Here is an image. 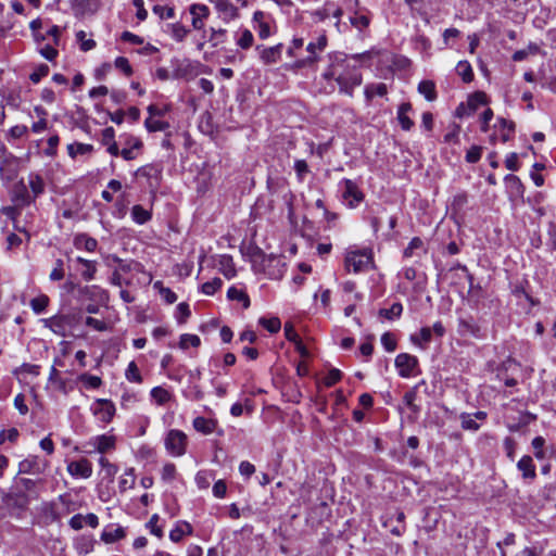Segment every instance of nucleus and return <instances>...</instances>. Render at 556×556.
Segmentation results:
<instances>
[{
	"instance_id": "obj_1",
	"label": "nucleus",
	"mask_w": 556,
	"mask_h": 556,
	"mask_svg": "<svg viewBox=\"0 0 556 556\" xmlns=\"http://www.w3.org/2000/svg\"><path fill=\"white\" fill-rule=\"evenodd\" d=\"M357 58L358 55L348 56L341 52L329 53V65L321 77L327 81L334 80L341 93L352 97L354 89L363 81L358 66L352 63V60Z\"/></svg>"
},
{
	"instance_id": "obj_2",
	"label": "nucleus",
	"mask_w": 556,
	"mask_h": 556,
	"mask_svg": "<svg viewBox=\"0 0 556 556\" xmlns=\"http://www.w3.org/2000/svg\"><path fill=\"white\" fill-rule=\"evenodd\" d=\"M374 265L372 251L368 248L350 247L344 254V268L349 273L358 274Z\"/></svg>"
},
{
	"instance_id": "obj_3",
	"label": "nucleus",
	"mask_w": 556,
	"mask_h": 556,
	"mask_svg": "<svg viewBox=\"0 0 556 556\" xmlns=\"http://www.w3.org/2000/svg\"><path fill=\"white\" fill-rule=\"evenodd\" d=\"M62 29L58 25H51L42 31V41H35L37 52L47 61L53 62L59 55L58 47L61 42Z\"/></svg>"
},
{
	"instance_id": "obj_4",
	"label": "nucleus",
	"mask_w": 556,
	"mask_h": 556,
	"mask_svg": "<svg viewBox=\"0 0 556 556\" xmlns=\"http://www.w3.org/2000/svg\"><path fill=\"white\" fill-rule=\"evenodd\" d=\"M187 434L178 429H170L165 433L164 447L173 457H181L187 452Z\"/></svg>"
},
{
	"instance_id": "obj_5",
	"label": "nucleus",
	"mask_w": 556,
	"mask_h": 556,
	"mask_svg": "<svg viewBox=\"0 0 556 556\" xmlns=\"http://www.w3.org/2000/svg\"><path fill=\"white\" fill-rule=\"evenodd\" d=\"M342 202L349 208L357 207L364 201V193L357 184L351 179L344 178L339 182Z\"/></svg>"
},
{
	"instance_id": "obj_6",
	"label": "nucleus",
	"mask_w": 556,
	"mask_h": 556,
	"mask_svg": "<svg viewBox=\"0 0 556 556\" xmlns=\"http://www.w3.org/2000/svg\"><path fill=\"white\" fill-rule=\"evenodd\" d=\"M327 43V36L325 34L319 35L315 41H311L306 46L308 55L304 59L296 60L293 63V67L300 70L314 65L319 60L318 54L326 49Z\"/></svg>"
},
{
	"instance_id": "obj_7",
	"label": "nucleus",
	"mask_w": 556,
	"mask_h": 556,
	"mask_svg": "<svg viewBox=\"0 0 556 556\" xmlns=\"http://www.w3.org/2000/svg\"><path fill=\"white\" fill-rule=\"evenodd\" d=\"M20 172V160L4 149L0 154V176L3 180H14Z\"/></svg>"
},
{
	"instance_id": "obj_8",
	"label": "nucleus",
	"mask_w": 556,
	"mask_h": 556,
	"mask_svg": "<svg viewBox=\"0 0 556 556\" xmlns=\"http://www.w3.org/2000/svg\"><path fill=\"white\" fill-rule=\"evenodd\" d=\"M90 409L97 419L103 425L110 424L116 412L114 403L108 399H97L92 403Z\"/></svg>"
},
{
	"instance_id": "obj_9",
	"label": "nucleus",
	"mask_w": 556,
	"mask_h": 556,
	"mask_svg": "<svg viewBox=\"0 0 556 556\" xmlns=\"http://www.w3.org/2000/svg\"><path fill=\"white\" fill-rule=\"evenodd\" d=\"M394 364L399 376L402 378H409L417 375L418 359L414 355L401 353L395 357Z\"/></svg>"
},
{
	"instance_id": "obj_10",
	"label": "nucleus",
	"mask_w": 556,
	"mask_h": 556,
	"mask_svg": "<svg viewBox=\"0 0 556 556\" xmlns=\"http://www.w3.org/2000/svg\"><path fill=\"white\" fill-rule=\"evenodd\" d=\"M87 445L91 446L92 451L103 455L115 450L116 437L111 433L94 435L89 439Z\"/></svg>"
},
{
	"instance_id": "obj_11",
	"label": "nucleus",
	"mask_w": 556,
	"mask_h": 556,
	"mask_svg": "<svg viewBox=\"0 0 556 556\" xmlns=\"http://www.w3.org/2000/svg\"><path fill=\"white\" fill-rule=\"evenodd\" d=\"M123 140L124 148L121 150V156L125 161H131L137 159L139 151L142 149V141L138 137L132 135H123L121 136Z\"/></svg>"
},
{
	"instance_id": "obj_12",
	"label": "nucleus",
	"mask_w": 556,
	"mask_h": 556,
	"mask_svg": "<svg viewBox=\"0 0 556 556\" xmlns=\"http://www.w3.org/2000/svg\"><path fill=\"white\" fill-rule=\"evenodd\" d=\"M217 11L219 17L229 23L239 18V9L230 0H208Z\"/></svg>"
},
{
	"instance_id": "obj_13",
	"label": "nucleus",
	"mask_w": 556,
	"mask_h": 556,
	"mask_svg": "<svg viewBox=\"0 0 556 556\" xmlns=\"http://www.w3.org/2000/svg\"><path fill=\"white\" fill-rule=\"evenodd\" d=\"M67 472L75 479H88L92 476V464L87 458H80L67 464Z\"/></svg>"
},
{
	"instance_id": "obj_14",
	"label": "nucleus",
	"mask_w": 556,
	"mask_h": 556,
	"mask_svg": "<svg viewBox=\"0 0 556 556\" xmlns=\"http://www.w3.org/2000/svg\"><path fill=\"white\" fill-rule=\"evenodd\" d=\"M252 25L262 40L269 38L273 34L268 16L263 11H255L253 13Z\"/></svg>"
},
{
	"instance_id": "obj_15",
	"label": "nucleus",
	"mask_w": 556,
	"mask_h": 556,
	"mask_svg": "<svg viewBox=\"0 0 556 556\" xmlns=\"http://www.w3.org/2000/svg\"><path fill=\"white\" fill-rule=\"evenodd\" d=\"M202 64L200 62L185 60L174 71V78L191 79L201 73Z\"/></svg>"
},
{
	"instance_id": "obj_16",
	"label": "nucleus",
	"mask_w": 556,
	"mask_h": 556,
	"mask_svg": "<svg viewBox=\"0 0 556 556\" xmlns=\"http://www.w3.org/2000/svg\"><path fill=\"white\" fill-rule=\"evenodd\" d=\"M493 129L494 131L491 135V140H500L502 142H506L510 139L514 132V124L511 122L506 121L505 118H497L493 126Z\"/></svg>"
},
{
	"instance_id": "obj_17",
	"label": "nucleus",
	"mask_w": 556,
	"mask_h": 556,
	"mask_svg": "<svg viewBox=\"0 0 556 556\" xmlns=\"http://www.w3.org/2000/svg\"><path fill=\"white\" fill-rule=\"evenodd\" d=\"M189 12L192 16L191 25L194 29L201 30L204 28V21L210 15V9L205 4L193 3L189 8Z\"/></svg>"
},
{
	"instance_id": "obj_18",
	"label": "nucleus",
	"mask_w": 556,
	"mask_h": 556,
	"mask_svg": "<svg viewBox=\"0 0 556 556\" xmlns=\"http://www.w3.org/2000/svg\"><path fill=\"white\" fill-rule=\"evenodd\" d=\"M282 48H283L282 43H278L273 47L257 46L256 50L258 51L261 61L264 64L268 65V64L277 63L280 60L281 53H282Z\"/></svg>"
},
{
	"instance_id": "obj_19",
	"label": "nucleus",
	"mask_w": 556,
	"mask_h": 556,
	"mask_svg": "<svg viewBox=\"0 0 556 556\" xmlns=\"http://www.w3.org/2000/svg\"><path fill=\"white\" fill-rule=\"evenodd\" d=\"M193 534V527L190 522L186 520H177L174 523V527L169 531V540L173 543H179L184 540L186 536H190Z\"/></svg>"
},
{
	"instance_id": "obj_20",
	"label": "nucleus",
	"mask_w": 556,
	"mask_h": 556,
	"mask_svg": "<svg viewBox=\"0 0 556 556\" xmlns=\"http://www.w3.org/2000/svg\"><path fill=\"white\" fill-rule=\"evenodd\" d=\"M413 112L412 104L409 102H403L399 105L396 112V118L404 131H409L414 127V122L410 118Z\"/></svg>"
},
{
	"instance_id": "obj_21",
	"label": "nucleus",
	"mask_w": 556,
	"mask_h": 556,
	"mask_svg": "<svg viewBox=\"0 0 556 556\" xmlns=\"http://www.w3.org/2000/svg\"><path fill=\"white\" fill-rule=\"evenodd\" d=\"M126 536V531L121 526L110 525L101 533V540L106 544L115 543Z\"/></svg>"
},
{
	"instance_id": "obj_22",
	"label": "nucleus",
	"mask_w": 556,
	"mask_h": 556,
	"mask_svg": "<svg viewBox=\"0 0 556 556\" xmlns=\"http://www.w3.org/2000/svg\"><path fill=\"white\" fill-rule=\"evenodd\" d=\"M216 266L218 270L227 278L231 279L236 276V267L233 260L228 254H222L217 256Z\"/></svg>"
},
{
	"instance_id": "obj_23",
	"label": "nucleus",
	"mask_w": 556,
	"mask_h": 556,
	"mask_svg": "<svg viewBox=\"0 0 556 556\" xmlns=\"http://www.w3.org/2000/svg\"><path fill=\"white\" fill-rule=\"evenodd\" d=\"M517 468L521 472L522 478L525 480L533 481L535 479V477H536L535 465H534L531 456H529V455L522 456L517 463Z\"/></svg>"
},
{
	"instance_id": "obj_24",
	"label": "nucleus",
	"mask_w": 556,
	"mask_h": 556,
	"mask_svg": "<svg viewBox=\"0 0 556 556\" xmlns=\"http://www.w3.org/2000/svg\"><path fill=\"white\" fill-rule=\"evenodd\" d=\"M28 185L31 190L33 198L27 195L24 199V202H26V203H30L33 200H35L37 197L42 194L45 191V181H43L42 177L39 176L38 174L31 173L28 175Z\"/></svg>"
},
{
	"instance_id": "obj_25",
	"label": "nucleus",
	"mask_w": 556,
	"mask_h": 556,
	"mask_svg": "<svg viewBox=\"0 0 556 556\" xmlns=\"http://www.w3.org/2000/svg\"><path fill=\"white\" fill-rule=\"evenodd\" d=\"M192 426L195 431H198L202 434L208 435L215 431V429L217 427V421L213 418H205V417L199 416L193 419Z\"/></svg>"
},
{
	"instance_id": "obj_26",
	"label": "nucleus",
	"mask_w": 556,
	"mask_h": 556,
	"mask_svg": "<svg viewBox=\"0 0 556 556\" xmlns=\"http://www.w3.org/2000/svg\"><path fill=\"white\" fill-rule=\"evenodd\" d=\"M67 154L72 160H76L79 156L90 155L93 152V146L83 142H73L66 147Z\"/></svg>"
},
{
	"instance_id": "obj_27",
	"label": "nucleus",
	"mask_w": 556,
	"mask_h": 556,
	"mask_svg": "<svg viewBox=\"0 0 556 556\" xmlns=\"http://www.w3.org/2000/svg\"><path fill=\"white\" fill-rule=\"evenodd\" d=\"M236 45L243 50L250 49L254 43V36L248 28H241L235 33Z\"/></svg>"
},
{
	"instance_id": "obj_28",
	"label": "nucleus",
	"mask_w": 556,
	"mask_h": 556,
	"mask_svg": "<svg viewBox=\"0 0 556 556\" xmlns=\"http://www.w3.org/2000/svg\"><path fill=\"white\" fill-rule=\"evenodd\" d=\"M41 469L39 466V460L37 456H29L18 464V472L20 473H30L37 475L40 473Z\"/></svg>"
},
{
	"instance_id": "obj_29",
	"label": "nucleus",
	"mask_w": 556,
	"mask_h": 556,
	"mask_svg": "<svg viewBox=\"0 0 556 556\" xmlns=\"http://www.w3.org/2000/svg\"><path fill=\"white\" fill-rule=\"evenodd\" d=\"M94 543L92 535H80L75 540V548L79 554L87 555L93 551Z\"/></svg>"
},
{
	"instance_id": "obj_30",
	"label": "nucleus",
	"mask_w": 556,
	"mask_h": 556,
	"mask_svg": "<svg viewBox=\"0 0 556 556\" xmlns=\"http://www.w3.org/2000/svg\"><path fill=\"white\" fill-rule=\"evenodd\" d=\"M227 298L230 301H237V302L242 303L244 308H248L250 306V299H249V295L247 294V292L243 289L238 288L236 286H231L228 289Z\"/></svg>"
},
{
	"instance_id": "obj_31",
	"label": "nucleus",
	"mask_w": 556,
	"mask_h": 556,
	"mask_svg": "<svg viewBox=\"0 0 556 556\" xmlns=\"http://www.w3.org/2000/svg\"><path fill=\"white\" fill-rule=\"evenodd\" d=\"M169 123L162 121L161 117L148 116L144 121V127L149 132L164 131L169 128Z\"/></svg>"
},
{
	"instance_id": "obj_32",
	"label": "nucleus",
	"mask_w": 556,
	"mask_h": 556,
	"mask_svg": "<svg viewBox=\"0 0 556 556\" xmlns=\"http://www.w3.org/2000/svg\"><path fill=\"white\" fill-rule=\"evenodd\" d=\"M136 483V476L134 468H128L118 479V489L121 492H125L134 488Z\"/></svg>"
},
{
	"instance_id": "obj_33",
	"label": "nucleus",
	"mask_w": 556,
	"mask_h": 556,
	"mask_svg": "<svg viewBox=\"0 0 556 556\" xmlns=\"http://www.w3.org/2000/svg\"><path fill=\"white\" fill-rule=\"evenodd\" d=\"M77 380L87 390H97L102 386V379L99 376L90 375L87 372L79 375Z\"/></svg>"
},
{
	"instance_id": "obj_34",
	"label": "nucleus",
	"mask_w": 556,
	"mask_h": 556,
	"mask_svg": "<svg viewBox=\"0 0 556 556\" xmlns=\"http://www.w3.org/2000/svg\"><path fill=\"white\" fill-rule=\"evenodd\" d=\"M152 217V214L149 210L144 208L142 205H134L131 208V218L138 225H143L149 222Z\"/></svg>"
},
{
	"instance_id": "obj_35",
	"label": "nucleus",
	"mask_w": 556,
	"mask_h": 556,
	"mask_svg": "<svg viewBox=\"0 0 556 556\" xmlns=\"http://www.w3.org/2000/svg\"><path fill=\"white\" fill-rule=\"evenodd\" d=\"M76 41L79 45V49L83 52H88L96 48L97 43L96 41L87 35L85 30H77L75 33Z\"/></svg>"
},
{
	"instance_id": "obj_36",
	"label": "nucleus",
	"mask_w": 556,
	"mask_h": 556,
	"mask_svg": "<svg viewBox=\"0 0 556 556\" xmlns=\"http://www.w3.org/2000/svg\"><path fill=\"white\" fill-rule=\"evenodd\" d=\"M432 338V330L429 327H424L418 333L410 337V341L419 348H425Z\"/></svg>"
},
{
	"instance_id": "obj_37",
	"label": "nucleus",
	"mask_w": 556,
	"mask_h": 556,
	"mask_svg": "<svg viewBox=\"0 0 556 556\" xmlns=\"http://www.w3.org/2000/svg\"><path fill=\"white\" fill-rule=\"evenodd\" d=\"M83 292L98 303L104 304L108 301V293L105 292V290L98 286L85 287Z\"/></svg>"
},
{
	"instance_id": "obj_38",
	"label": "nucleus",
	"mask_w": 556,
	"mask_h": 556,
	"mask_svg": "<svg viewBox=\"0 0 556 556\" xmlns=\"http://www.w3.org/2000/svg\"><path fill=\"white\" fill-rule=\"evenodd\" d=\"M387 92L388 88L387 85L383 83L368 84L365 86L364 89L365 97L368 100H371L376 96L383 97L384 94H387Z\"/></svg>"
},
{
	"instance_id": "obj_39",
	"label": "nucleus",
	"mask_w": 556,
	"mask_h": 556,
	"mask_svg": "<svg viewBox=\"0 0 556 556\" xmlns=\"http://www.w3.org/2000/svg\"><path fill=\"white\" fill-rule=\"evenodd\" d=\"M418 92L422 94L427 101H434L437 98L435 85L431 80L420 81Z\"/></svg>"
},
{
	"instance_id": "obj_40",
	"label": "nucleus",
	"mask_w": 556,
	"mask_h": 556,
	"mask_svg": "<svg viewBox=\"0 0 556 556\" xmlns=\"http://www.w3.org/2000/svg\"><path fill=\"white\" fill-rule=\"evenodd\" d=\"M166 31L170 35V37L174 40H176L178 42L184 41L189 33V30L184 25H181L179 23L168 24Z\"/></svg>"
},
{
	"instance_id": "obj_41",
	"label": "nucleus",
	"mask_w": 556,
	"mask_h": 556,
	"mask_svg": "<svg viewBox=\"0 0 556 556\" xmlns=\"http://www.w3.org/2000/svg\"><path fill=\"white\" fill-rule=\"evenodd\" d=\"M150 395L152 400L160 406L169 402L172 399L170 392L162 387L152 388V390L150 391Z\"/></svg>"
},
{
	"instance_id": "obj_42",
	"label": "nucleus",
	"mask_w": 556,
	"mask_h": 556,
	"mask_svg": "<svg viewBox=\"0 0 556 556\" xmlns=\"http://www.w3.org/2000/svg\"><path fill=\"white\" fill-rule=\"evenodd\" d=\"M76 262L81 264V276L85 280H92L97 271L96 263L83 257H77Z\"/></svg>"
},
{
	"instance_id": "obj_43",
	"label": "nucleus",
	"mask_w": 556,
	"mask_h": 556,
	"mask_svg": "<svg viewBox=\"0 0 556 556\" xmlns=\"http://www.w3.org/2000/svg\"><path fill=\"white\" fill-rule=\"evenodd\" d=\"M75 245L78 249H85L88 252H93L97 249L98 242L94 238L87 235H78L75 238Z\"/></svg>"
},
{
	"instance_id": "obj_44",
	"label": "nucleus",
	"mask_w": 556,
	"mask_h": 556,
	"mask_svg": "<svg viewBox=\"0 0 556 556\" xmlns=\"http://www.w3.org/2000/svg\"><path fill=\"white\" fill-rule=\"evenodd\" d=\"M213 479L214 473L210 470H201L194 477L195 484L200 490L207 489Z\"/></svg>"
},
{
	"instance_id": "obj_45",
	"label": "nucleus",
	"mask_w": 556,
	"mask_h": 556,
	"mask_svg": "<svg viewBox=\"0 0 556 556\" xmlns=\"http://www.w3.org/2000/svg\"><path fill=\"white\" fill-rule=\"evenodd\" d=\"M146 528L150 531L151 534L161 539L164 534L163 526L160 525V516L157 514H153L149 521L146 523Z\"/></svg>"
},
{
	"instance_id": "obj_46",
	"label": "nucleus",
	"mask_w": 556,
	"mask_h": 556,
	"mask_svg": "<svg viewBox=\"0 0 556 556\" xmlns=\"http://www.w3.org/2000/svg\"><path fill=\"white\" fill-rule=\"evenodd\" d=\"M177 469L175 464L166 463L161 469V479L165 483H172L177 478Z\"/></svg>"
},
{
	"instance_id": "obj_47",
	"label": "nucleus",
	"mask_w": 556,
	"mask_h": 556,
	"mask_svg": "<svg viewBox=\"0 0 556 556\" xmlns=\"http://www.w3.org/2000/svg\"><path fill=\"white\" fill-rule=\"evenodd\" d=\"M125 378L132 383H141L142 382V376L140 374V370L137 366V364L131 361L126 370H125Z\"/></svg>"
},
{
	"instance_id": "obj_48",
	"label": "nucleus",
	"mask_w": 556,
	"mask_h": 556,
	"mask_svg": "<svg viewBox=\"0 0 556 556\" xmlns=\"http://www.w3.org/2000/svg\"><path fill=\"white\" fill-rule=\"evenodd\" d=\"M153 288L159 291L160 295L166 303L173 304L176 302L177 295L175 292H173L169 288L164 287L161 281H155L153 283Z\"/></svg>"
},
{
	"instance_id": "obj_49",
	"label": "nucleus",
	"mask_w": 556,
	"mask_h": 556,
	"mask_svg": "<svg viewBox=\"0 0 556 556\" xmlns=\"http://www.w3.org/2000/svg\"><path fill=\"white\" fill-rule=\"evenodd\" d=\"M456 72L465 83H470L473 78L471 65L467 61H459L456 65Z\"/></svg>"
},
{
	"instance_id": "obj_50",
	"label": "nucleus",
	"mask_w": 556,
	"mask_h": 556,
	"mask_svg": "<svg viewBox=\"0 0 556 556\" xmlns=\"http://www.w3.org/2000/svg\"><path fill=\"white\" fill-rule=\"evenodd\" d=\"M200 344H201V339L197 334L184 333L180 336L179 346L182 350H186L190 346L198 348V346H200Z\"/></svg>"
},
{
	"instance_id": "obj_51",
	"label": "nucleus",
	"mask_w": 556,
	"mask_h": 556,
	"mask_svg": "<svg viewBox=\"0 0 556 556\" xmlns=\"http://www.w3.org/2000/svg\"><path fill=\"white\" fill-rule=\"evenodd\" d=\"M462 428L469 431H477L480 428V424L469 413H462L459 416Z\"/></svg>"
},
{
	"instance_id": "obj_52",
	"label": "nucleus",
	"mask_w": 556,
	"mask_h": 556,
	"mask_svg": "<svg viewBox=\"0 0 556 556\" xmlns=\"http://www.w3.org/2000/svg\"><path fill=\"white\" fill-rule=\"evenodd\" d=\"M258 323L270 333H276L281 328V321L278 317H270V318L261 317L258 319Z\"/></svg>"
},
{
	"instance_id": "obj_53",
	"label": "nucleus",
	"mask_w": 556,
	"mask_h": 556,
	"mask_svg": "<svg viewBox=\"0 0 556 556\" xmlns=\"http://www.w3.org/2000/svg\"><path fill=\"white\" fill-rule=\"evenodd\" d=\"M223 286V281L220 278H213L210 281L204 282L201 286V291L205 295H213L217 290H219Z\"/></svg>"
},
{
	"instance_id": "obj_54",
	"label": "nucleus",
	"mask_w": 556,
	"mask_h": 556,
	"mask_svg": "<svg viewBox=\"0 0 556 556\" xmlns=\"http://www.w3.org/2000/svg\"><path fill=\"white\" fill-rule=\"evenodd\" d=\"M99 465L104 475L110 479H112L117 473V466L110 463V460L104 456L99 458Z\"/></svg>"
},
{
	"instance_id": "obj_55",
	"label": "nucleus",
	"mask_w": 556,
	"mask_h": 556,
	"mask_svg": "<svg viewBox=\"0 0 556 556\" xmlns=\"http://www.w3.org/2000/svg\"><path fill=\"white\" fill-rule=\"evenodd\" d=\"M403 312V306L401 303L396 302L391 305L390 308H384L380 311V315L386 317L387 319L399 318Z\"/></svg>"
},
{
	"instance_id": "obj_56",
	"label": "nucleus",
	"mask_w": 556,
	"mask_h": 556,
	"mask_svg": "<svg viewBox=\"0 0 556 556\" xmlns=\"http://www.w3.org/2000/svg\"><path fill=\"white\" fill-rule=\"evenodd\" d=\"M424 242L419 238H413L408 243L407 248L404 250L405 257H412L416 254V251H424Z\"/></svg>"
},
{
	"instance_id": "obj_57",
	"label": "nucleus",
	"mask_w": 556,
	"mask_h": 556,
	"mask_svg": "<svg viewBox=\"0 0 556 556\" xmlns=\"http://www.w3.org/2000/svg\"><path fill=\"white\" fill-rule=\"evenodd\" d=\"M42 26L43 22L40 18H35L29 23V29L31 31L34 41H42Z\"/></svg>"
},
{
	"instance_id": "obj_58",
	"label": "nucleus",
	"mask_w": 556,
	"mask_h": 556,
	"mask_svg": "<svg viewBox=\"0 0 556 556\" xmlns=\"http://www.w3.org/2000/svg\"><path fill=\"white\" fill-rule=\"evenodd\" d=\"M48 303L49 299L47 295H39L30 301V307L36 314H40L47 308Z\"/></svg>"
},
{
	"instance_id": "obj_59",
	"label": "nucleus",
	"mask_w": 556,
	"mask_h": 556,
	"mask_svg": "<svg viewBox=\"0 0 556 556\" xmlns=\"http://www.w3.org/2000/svg\"><path fill=\"white\" fill-rule=\"evenodd\" d=\"M459 134H460V126L457 124H452L448 127L447 132L444 136V141L447 143H459Z\"/></svg>"
},
{
	"instance_id": "obj_60",
	"label": "nucleus",
	"mask_w": 556,
	"mask_h": 556,
	"mask_svg": "<svg viewBox=\"0 0 556 556\" xmlns=\"http://www.w3.org/2000/svg\"><path fill=\"white\" fill-rule=\"evenodd\" d=\"M486 103V94L483 92H477L468 99V106L472 111L477 110L480 105H485Z\"/></svg>"
},
{
	"instance_id": "obj_61",
	"label": "nucleus",
	"mask_w": 556,
	"mask_h": 556,
	"mask_svg": "<svg viewBox=\"0 0 556 556\" xmlns=\"http://www.w3.org/2000/svg\"><path fill=\"white\" fill-rule=\"evenodd\" d=\"M49 74V66L47 64L38 65L33 73L29 75V79L34 84H38L43 77Z\"/></svg>"
},
{
	"instance_id": "obj_62",
	"label": "nucleus",
	"mask_w": 556,
	"mask_h": 556,
	"mask_svg": "<svg viewBox=\"0 0 556 556\" xmlns=\"http://www.w3.org/2000/svg\"><path fill=\"white\" fill-rule=\"evenodd\" d=\"M153 13L156 14L162 20H164V18L169 20L175 16L174 8L160 5V4H156L153 7Z\"/></svg>"
},
{
	"instance_id": "obj_63",
	"label": "nucleus",
	"mask_w": 556,
	"mask_h": 556,
	"mask_svg": "<svg viewBox=\"0 0 556 556\" xmlns=\"http://www.w3.org/2000/svg\"><path fill=\"white\" fill-rule=\"evenodd\" d=\"M532 447L534 448V456L536 459L539 460H542L544 457H545V452H544V444H545V440L543 437H535L532 442Z\"/></svg>"
},
{
	"instance_id": "obj_64",
	"label": "nucleus",
	"mask_w": 556,
	"mask_h": 556,
	"mask_svg": "<svg viewBox=\"0 0 556 556\" xmlns=\"http://www.w3.org/2000/svg\"><path fill=\"white\" fill-rule=\"evenodd\" d=\"M170 110H172L170 104H164L163 106H159V105H155V104H150L147 108L148 114L150 116H154V117H163Z\"/></svg>"
}]
</instances>
